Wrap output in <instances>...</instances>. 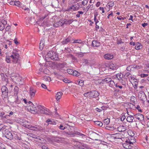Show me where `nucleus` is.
<instances>
[{
  "instance_id": "nucleus-1",
  "label": "nucleus",
  "mask_w": 149,
  "mask_h": 149,
  "mask_svg": "<svg viewBox=\"0 0 149 149\" xmlns=\"http://www.w3.org/2000/svg\"><path fill=\"white\" fill-rule=\"evenodd\" d=\"M48 58H50L51 59L55 61H58L59 59L57 53L52 51H49L45 56L46 59Z\"/></svg>"
},
{
  "instance_id": "nucleus-15",
  "label": "nucleus",
  "mask_w": 149,
  "mask_h": 149,
  "mask_svg": "<svg viewBox=\"0 0 149 149\" xmlns=\"http://www.w3.org/2000/svg\"><path fill=\"white\" fill-rule=\"evenodd\" d=\"M81 49L82 50L84 51L83 53H88L89 50V47L88 45H85L82 47L81 48Z\"/></svg>"
},
{
  "instance_id": "nucleus-29",
  "label": "nucleus",
  "mask_w": 149,
  "mask_h": 149,
  "mask_svg": "<svg viewBox=\"0 0 149 149\" xmlns=\"http://www.w3.org/2000/svg\"><path fill=\"white\" fill-rule=\"evenodd\" d=\"M123 75L121 73L117 74L116 75V77L119 80H121L123 77Z\"/></svg>"
},
{
  "instance_id": "nucleus-6",
  "label": "nucleus",
  "mask_w": 149,
  "mask_h": 149,
  "mask_svg": "<svg viewBox=\"0 0 149 149\" xmlns=\"http://www.w3.org/2000/svg\"><path fill=\"white\" fill-rule=\"evenodd\" d=\"M3 134H4L5 136L8 139L12 140L13 138V134L7 128Z\"/></svg>"
},
{
  "instance_id": "nucleus-50",
  "label": "nucleus",
  "mask_w": 149,
  "mask_h": 149,
  "mask_svg": "<svg viewBox=\"0 0 149 149\" xmlns=\"http://www.w3.org/2000/svg\"><path fill=\"white\" fill-rule=\"evenodd\" d=\"M133 65H130L128 66L126 70L128 71H130L132 70V68Z\"/></svg>"
},
{
  "instance_id": "nucleus-9",
  "label": "nucleus",
  "mask_w": 149,
  "mask_h": 149,
  "mask_svg": "<svg viewBox=\"0 0 149 149\" xmlns=\"http://www.w3.org/2000/svg\"><path fill=\"white\" fill-rule=\"evenodd\" d=\"M26 126L27 127V128L29 129L34 131H39L41 130L40 127L39 126H34L29 125H27Z\"/></svg>"
},
{
  "instance_id": "nucleus-23",
  "label": "nucleus",
  "mask_w": 149,
  "mask_h": 149,
  "mask_svg": "<svg viewBox=\"0 0 149 149\" xmlns=\"http://www.w3.org/2000/svg\"><path fill=\"white\" fill-rule=\"evenodd\" d=\"M92 45L93 47H99L100 46V43L97 40H93L92 41Z\"/></svg>"
},
{
  "instance_id": "nucleus-57",
  "label": "nucleus",
  "mask_w": 149,
  "mask_h": 149,
  "mask_svg": "<svg viewBox=\"0 0 149 149\" xmlns=\"http://www.w3.org/2000/svg\"><path fill=\"white\" fill-rule=\"evenodd\" d=\"M90 91L85 93L84 95L86 97H89L90 98Z\"/></svg>"
},
{
  "instance_id": "nucleus-61",
  "label": "nucleus",
  "mask_w": 149,
  "mask_h": 149,
  "mask_svg": "<svg viewBox=\"0 0 149 149\" xmlns=\"http://www.w3.org/2000/svg\"><path fill=\"white\" fill-rule=\"evenodd\" d=\"M4 28V26L3 24H0V30H3Z\"/></svg>"
},
{
  "instance_id": "nucleus-17",
  "label": "nucleus",
  "mask_w": 149,
  "mask_h": 149,
  "mask_svg": "<svg viewBox=\"0 0 149 149\" xmlns=\"http://www.w3.org/2000/svg\"><path fill=\"white\" fill-rule=\"evenodd\" d=\"M63 95V93L61 92H59L57 93L56 95V100L59 101L60 99L61 98Z\"/></svg>"
},
{
  "instance_id": "nucleus-52",
  "label": "nucleus",
  "mask_w": 149,
  "mask_h": 149,
  "mask_svg": "<svg viewBox=\"0 0 149 149\" xmlns=\"http://www.w3.org/2000/svg\"><path fill=\"white\" fill-rule=\"evenodd\" d=\"M107 4L109 7H112L114 6V3L113 2L110 1Z\"/></svg>"
},
{
  "instance_id": "nucleus-63",
  "label": "nucleus",
  "mask_w": 149,
  "mask_h": 149,
  "mask_svg": "<svg viewBox=\"0 0 149 149\" xmlns=\"http://www.w3.org/2000/svg\"><path fill=\"white\" fill-rule=\"evenodd\" d=\"M15 5L17 6H19V5H20V2L19 1H15Z\"/></svg>"
},
{
  "instance_id": "nucleus-41",
  "label": "nucleus",
  "mask_w": 149,
  "mask_h": 149,
  "mask_svg": "<svg viewBox=\"0 0 149 149\" xmlns=\"http://www.w3.org/2000/svg\"><path fill=\"white\" fill-rule=\"evenodd\" d=\"M95 123L98 125L100 127H101L103 125L102 123L101 122L99 121H95Z\"/></svg>"
},
{
  "instance_id": "nucleus-47",
  "label": "nucleus",
  "mask_w": 149,
  "mask_h": 149,
  "mask_svg": "<svg viewBox=\"0 0 149 149\" xmlns=\"http://www.w3.org/2000/svg\"><path fill=\"white\" fill-rule=\"evenodd\" d=\"M6 61L8 63H10V59L9 56H6Z\"/></svg>"
},
{
  "instance_id": "nucleus-21",
  "label": "nucleus",
  "mask_w": 149,
  "mask_h": 149,
  "mask_svg": "<svg viewBox=\"0 0 149 149\" xmlns=\"http://www.w3.org/2000/svg\"><path fill=\"white\" fill-rule=\"evenodd\" d=\"M21 124H22V125L25 127L27 128L26 125H29V122L27 121L24 120H22L21 121H20Z\"/></svg>"
},
{
  "instance_id": "nucleus-48",
  "label": "nucleus",
  "mask_w": 149,
  "mask_h": 149,
  "mask_svg": "<svg viewBox=\"0 0 149 149\" xmlns=\"http://www.w3.org/2000/svg\"><path fill=\"white\" fill-rule=\"evenodd\" d=\"M131 77V78L132 79H133V80H134V81L135 85L136 87H137V79H136L135 78H134L133 77Z\"/></svg>"
},
{
  "instance_id": "nucleus-18",
  "label": "nucleus",
  "mask_w": 149,
  "mask_h": 149,
  "mask_svg": "<svg viewBox=\"0 0 149 149\" xmlns=\"http://www.w3.org/2000/svg\"><path fill=\"white\" fill-rule=\"evenodd\" d=\"M62 20H60L59 22H55V23L53 24V26L54 27H58L59 26H62L63 25Z\"/></svg>"
},
{
  "instance_id": "nucleus-39",
  "label": "nucleus",
  "mask_w": 149,
  "mask_h": 149,
  "mask_svg": "<svg viewBox=\"0 0 149 149\" xmlns=\"http://www.w3.org/2000/svg\"><path fill=\"white\" fill-rule=\"evenodd\" d=\"M66 11H74V9L72 7V6H70V7H68L66 10Z\"/></svg>"
},
{
  "instance_id": "nucleus-37",
  "label": "nucleus",
  "mask_w": 149,
  "mask_h": 149,
  "mask_svg": "<svg viewBox=\"0 0 149 149\" xmlns=\"http://www.w3.org/2000/svg\"><path fill=\"white\" fill-rule=\"evenodd\" d=\"M13 138L16 140H20L21 139L20 137H19L17 136V134H13Z\"/></svg>"
},
{
  "instance_id": "nucleus-13",
  "label": "nucleus",
  "mask_w": 149,
  "mask_h": 149,
  "mask_svg": "<svg viewBox=\"0 0 149 149\" xmlns=\"http://www.w3.org/2000/svg\"><path fill=\"white\" fill-rule=\"evenodd\" d=\"M36 92V90L32 87H31L30 88L29 93L31 97H33L35 94Z\"/></svg>"
},
{
  "instance_id": "nucleus-32",
  "label": "nucleus",
  "mask_w": 149,
  "mask_h": 149,
  "mask_svg": "<svg viewBox=\"0 0 149 149\" xmlns=\"http://www.w3.org/2000/svg\"><path fill=\"white\" fill-rule=\"evenodd\" d=\"M58 68H62L64 67V65L63 63H59L57 64L56 65Z\"/></svg>"
},
{
  "instance_id": "nucleus-60",
  "label": "nucleus",
  "mask_w": 149,
  "mask_h": 149,
  "mask_svg": "<svg viewBox=\"0 0 149 149\" xmlns=\"http://www.w3.org/2000/svg\"><path fill=\"white\" fill-rule=\"evenodd\" d=\"M97 16V15H95L94 20L95 23V24H97V23L99 22L98 20L97 19L96 17Z\"/></svg>"
},
{
  "instance_id": "nucleus-26",
  "label": "nucleus",
  "mask_w": 149,
  "mask_h": 149,
  "mask_svg": "<svg viewBox=\"0 0 149 149\" xmlns=\"http://www.w3.org/2000/svg\"><path fill=\"white\" fill-rule=\"evenodd\" d=\"M134 119V117L133 116L130 115L128 116L127 118V122L130 123H132L133 122V120Z\"/></svg>"
},
{
  "instance_id": "nucleus-10",
  "label": "nucleus",
  "mask_w": 149,
  "mask_h": 149,
  "mask_svg": "<svg viewBox=\"0 0 149 149\" xmlns=\"http://www.w3.org/2000/svg\"><path fill=\"white\" fill-rule=\"evenodd\" d=\"M28 110H30L31 111V112L33 113H38V110L37 107L33 104L32 106H31L29 108H28Z\"/></svg>"
},
{
  "instance_id": "nucleus-16",
  "label": "nucleus",
  "mask_w": 149,
  "mask_h": 149,
  "mask_svg": "<svg viewBox=\"0 0 149 149\" xmlns=\"http://www.w3.org/2000/svg\"><path fill=\"white\" fill-rule=\"evenodd\" d=\"M72 6L74 11L79 10L80 7V6L78 3L77 2L74 3L72 5Z\"/></svg>"
},
{
  "instance_id": "nucleus-43",
  "label": "nucleus",
  "mask_w": 149,
  "mask_h": 149,
  "mask_svg": "<svg viewBox=\"0 0 149 149\" xmlns=\"http://www.w3.org/2000/svg\"><path fill=\"white\" fill-rule=\"evenodd\" d=\"M44 44L43 42H41L40 43V50H42L44 47Z\"/></svg>"
},
{
  "instance_id": "nucleus-64",
  "label": "nucleus",
  "mask_w": 149,
  "mask_h": 149,
  "mask_svg": "<svg viewBox=\"0 0 149 149\" xmlns=\"http://www.w3.org/2000/svg\"><path fill=\"white\" fill-rule=\"evenodd\" d=\"M69 50H70V49L68 47H67L65 48L64 51L66 53H68L70 52Z\"/></svg>"
},
{
  "instance_id": "nucleus-25",
  "label": "nucleus",
  "mask_w": 149,
  "mask_h": 149,
  "mask_svg": "<svg viewBox=\"0 0 149 149\" xmlns=\"http://www.w3.org/2000/svg\"><path fill=\"white\" fill-rule=\"evenodd\" d=\"M22 78L21 77L18 76L16 79V82L17 84L19 85H22L23 84L22 81Z\"/></svg>"
},
{
  "instance_id": "nucleus-55",
  "label": "nucleus",
  "mask_w": 149,
  "mask_h": 149,
  "mask_svg": "<svg viewBox=\"0 0 149 149\" xmlns=\"http://www.w3.org/2000/svg\"><path fill=\"white\" fill-rule=\"evenodd\" d=\"M0 149H5L4 145L0 141Z\"/></svg>"
},
{
  "instance_id": "nucleus-8",
  "label": "nucleus",
  "mask_w": 149,
  "mask_h": 149,
  "mask_svg": "<svg viewBox=\"0 0 149 149\" xmlns=\"http://www.w3.org/2000/svg\"><path fill=\"white\" fill-rule=\"evenodd\" d=\"M99 93L95 91H90V98H95L97 97L99 95Z\"/></svg>"
},
{
  "instance_id": "nucleus-53",
  "label": "nucleus",
  "mask_w": 149,
  "mask_h": 149,
  "mask_svg": "<svg viewBox=\"0 0 149 149\" xmlns=\"http://www.w3.org/2000/svg\"><path fill=\"white\" fill-rule=\"evenodd\" d=\"M109 82V86H110L112 87L115 85V83L113 81L111 80Z\"/></svg>"
},
{
  "instance_id": "nucleus-30",
  "label": "nucleus",
  "mask_w": 149,
  "mask_h": 149,
  "mask_svg": "<svg viewBox=\"0 0 149 149\" xmlns=\"http://www.w3.org/2000/svg\"><path fill=\"white\" fill-rule=\"evenodd\" d=\"M118 130L119 132H124L126 130V128H123L122 127L119 126L118 128Z\"/></svg>"
},
{
  "instance_id": "nucleus-11",
  "label": "nucleus",
  "mask_w": 149,
  "mask_h": 149,
  "mask_svg": "<svg viewBox=\"0 0 149 149\" xmlns=\"http://www.w3.org/2000/svg\"><path fill=\"white\" fill-rule=\"evenodd\" d=\"M135 117L138 120L140 121H142L144 119L143 115L141 113H139L136 114Z\"/></svg>"
},
{
  "instance_id": "nucleus-31",
  "label": "nucleus",
  "mask_w": 149,
  "mask_h": 149,
  "mask_svg": "<svg viewBox=\"0 0 149 149\" xmlns=\"http://www.w3.org/2000/svg\"><path fill=\"white\" fill-rule=\"evenodd\" d=\"M43 80L45 81H48L49 82L51 81V78L49 76H45L43 77Z\"/></svg>"
},
{
  "instance_id": "nucleus-56",
  "label": "nucleus",
  "mask_w": 149,
  "mask_h": 149,
  "mask_svg": "<svg viewBox=\"0 0 149 149\" xmlns=\"http://www.w3.org/2000/svg\"><path fill=\"white\" fill-rule=\"evenodd\" d=\"M148 75L147 74H140V76L141 78H145L147 77Z\"/></svg>"
},
{
  "instance_id": "nucleus-2",
  "label": "nucleus",
  "mask_w": 149,
  "mask_h": 149,
  "mask_svg": "<svg viewBox=\"0 0 149 149\" xmlns=\"http://www.w3.org/2000/svg\"><path fill=\"white\" fill-rule=\"evenodd\" d=\"M38 112H39L41 113H44L46 115L51 114L50 110L45 107L39 105L37 106Z\"/></svg>"
},
{
  "instance_id": "nucleus-44",
  "label": "nucleus",
  "mask_w": 149,
  "mask_h": 149,
  "mask_svg": "<svg viewBox=\"0 0 149 149\" xmlns=\"http://www.w3.org/2000/svg\"><path fill=\"white\" fill-rule=\"evenodd\" d=\"M58 128L60 130H64L66 129V127H64L62 124H61L58 127Z\"/></svg>"
},
{
  "instance_id": "nucleus-35",
  "label": "nucleus",
  "mask_w": 149,
  "mask_h": 149,
  "mask_svg": "<svg viewBox=\"0 0 149 149\" xmlns=\"http://www.w3.org/2000/svg\"><path fill=\"white\" fill-rule=\"evenodd\" d=\"M99 133H100V132H97V133H96L93 131L92 133V135L93 136L97 137V136H100Z\"/></svg>"
},
{
  "instance_id": "nucleus-5",
  "label": "nucleus",
  "mask_w": 149,
  "mask_h": 149,
  "mask_svg": "<svg viewBox=\"0 0 149 149\" xmlns=\"http://www.w3.org/2000/svg\"><path fill=\"white\" fill-rule=\"evenodd\" d=\"M19 54L15 52H13L10 57L13 59V62L14 63H16L19 59Z\"/></svg>"
},
{
  "instance_id": "nucleus-34",
  "label": "nucleus",
  "mask_w": 149,
  "mask_h": 149,
  "mask_svg": "<svg viewBox=\"0 0 149 149\" xmlns=\"http://www.w3.org/2000/svg\"><path fill=\"white\" fill-rule=\"evenodd\" d=\"M80 74L77 71L75 70H73V72L72 75L77 77L78 76L80 75Z\"/></svg>"
},
{
  "instance_id": "nucleus-27",
  "label": "nucleus",
  "mask_w": 149,
  "mask_h": 149,
  "mask_svg": "<svg viewBox=\"0 0 149 149\" xmlns=\"http://www.w3.org/2000/svg\"><path fill=\"white\" fill-rule=\"evenodd\" d=\"M109 68L110 69L113 70H116L117 68V67L113 63L110 64L109 65Z\"/></svg>"
},
{
  "instance_id": "nucleus-22",
  "label": "nucleus",
  "mask_w": 149,
  "mask_h": 149,
  "mask_svg": "<svg viewBox=\"0 0 149 149\" xmlns=\"http://www.w3.org/2000/svg\"><path fill=\"white\" fill-rule=\"evenodd\" d=\"M7 127L3 124H0V132H2L3 133L4 132Z\"/></svg>"
},
{
  "instance_id": "nucleus-36",
  "label": "nucleus",
  "mask_w": 149,
  "mask_h": 149,
  "mask_svg": "<svg viewBox=\"0 0 149 149\" xmlns=\"http://www.w3.org/2000/svg\"><path fill=\"white\" fill-rule=\"evenodd\" d=\"M48 22L47 21H44L42 23H41L40 25L42 26H44L45 27L47 26H49L48 25Z\"/></svg>"
},
{
  "instance_id": "nucleus-40",
  "label": "nucleus",
  "mask_w": 149,
  "mask_h": 149,
  "mask_svg": "<svg viewBox=\"0 0 149 149\" xmlns=\"http://www.w3.org/2000/svg\"><path fill=\"white\" fill-rule=\"evenodd\" d=\"M110 123V120L109 119L107 118V119H105L104 120V123L106 125H108Z\"/></svg>"
},
{
  "instance_id": "nucleus-14",
  "label": "nucleus",
  "mask_w": 149,
  "mask_h": 149,
  "mask_svg": "<svg viewBox=\"0 0 149 149\" xmlns=\"http://www.w3.org/2000/svg\"><path fill=\"white\" fill-rule=\"evenodd\" d=\"M33 137L36 139H37L36 140V141L40 143L45 142L46 141V140L45 139L42 138L40 137L39 136H38L37 137H36L33 136Z\"/></svg>"
},
{
  "instance_id": "nucleus-12",
  "label": "nucleus",
  "mask_w": 149,
  "mask_h": 149,
  "mask_svg": "<svg viewBox=\"0 0 149 149\" xmlns=\"http://www.w3.org/2000/svg\"><path fill=\"white\" fill-rule=\"evenodd\" d=\"M46 122L47 123L48 125L49 124L56 125L57 122V121L56 120H55L53 119H48L46 120Z\"/></svg>"
},
{
  "instance_id": "nucleus-58",
  "label": "nucleus",
  "mask_w": 149,
  "mask_h": 149,
  "mask_svg": "<svg viewBox=\"0 0 149 149\" xmlns=\"http://www.w3.org/2000/svg\"><path fill=\"white\" fill-rule=\"evenodd\" d=\"M88 0H84L82 2V4L83 5H86L88 3Z\"/></svg>"
},
{
  "instance_id": "nucleus-42",
  "label": "nucleus",
  "mask_w": 149,
  "mask_h": 149,
  "mask_svg": "<svg viewBox=\"0 0 149 149\" xmlns=\"http://www.w3.org/2000/svg\"><path fill=\"white\" fill-rule=\"evenodd\" d=\"M73 70L71 69H69L67 70V72L69 74H73Z\"/></svg>"
},
{
  "instance_id": "nucleus-33",
  "label": "nucleus",
  "mask_w": 149,
  "mask_h": 149,
  "mask_svg": "<svg viewBox=\"0 0 149 149\" xmlns=\"http://www.w3.org/2000/svg\"><path fill=\"white\" fill-rule=\"evenodd\" d=\"M141 44L139 43H137L136 44L135 47V49L136 50H139L142 48L141 46Z\"/></svg>"
},
{
  "instance_id": "nucleus-7",
  "label": "nucleus",
  "mask_w": 149,
  "mask_h": 149,
  "mask_svg": "<svg viewBox=\"0 0 149 149\" xmlns=\"http://www.w3.org/2000/svg\"><path fill=\"white\" fill-rule=\"evenodd\" d=\"M1 91L2 92V96L4 97L7 96L8 93V90L7 88L5 86H3L1 88Z\"/></svg>"
},
{
  "instance_id": "nucleus-51",
  "label": "nucleus",
  "mask_w": 149,
  "mask_h": 149,
  "mask_svg": "<svg viewBox=\"0 0 149 149\" xmlns=\"http://www.w3.org/2000/svg\"><path fill=\"white\" fill-rule=\"evenodd\" d=\"M132 68H135L136 69H138L141 68V67L139 65H133Z\"/></svg>"
},
{
  "instance_id": "nucleus-62",
  "label": "nucleus",
  "mask_w": 149,
  "mask_h": 149,
  "mask_svg": "<svg viewBox=\"0 0 149 149\" xmlns=\"http://www.w3.org/2000/svg\"><path fill=\"white\" fill-rule=\"evenodd\" d=\"M83 52H80V53H77V54L78 55V56L80 57H82L83 56Z\"/></svg>"
},
{
  "instance_id": "nucleus-38",
  "label": "nucleus",
  "mask_w": 149,
  "mask_h": 149,
  "mask_svg": "<svg viewBox=\"0 0 149 149\" xmlns=\"http://www.w3.org/2000/svg\"><path fill=\"white\" fill-rule=\"evenodd\" d=\"M82 146L84 148H85L86 149H93V148L89 146L88 145L86 144H82Z\"/></svg>"
},
{
  "instance_id": "nucleus-20",
  "label": "nucleus",
  "mask_w": 149,
  "mask_h": 149,
  "mask_svg": "<svg viewBox=\"0 0 149 149\" xmlns=\"http://www.w3.org/2000/svg\"><path fill=\"white\" fill-rule=\"evenodd\" d=\"M121 134L119 133L113 134L111 136V137H112L114 139H120L121 138Z\"/></svg>"
},
{
  "instance_id": "nucleus-49",
  "label": "nucleus",
  "mask_w": 149,
  "mask_h": 149,
  "mask_svg": "<svg viewBox=\"0 0 149 149\" xmlns=\"http://www.w3.org/2000/svg\"><path fill=\"white\" fill-rule=\"evenodd\" d=\"M78 14L76 15V16L77 17H80V14H83L84 12L81 11H78Z\"/></svg>"
},
{
  "instance_id": "nucleus-54",
  "label": "nucleus",
  "mask_w": 149,
  "mask_h": 149,
  "mask_svg": "<svg viewBox=\"0 0 149 149\" xmlns=\"http://www.w3.org/2000/svg\"><path fill=\"white\" fill-rule=\"evenodd\" d=\"M16 97L17 98H16V99L15 101V102L17 104H20L21 103L20 100L18 99L17 96Z\"/></svg>"
},
{
  "instance_id": "nucleus-24",
  "label": "nucleus",
  "mask_w": 149,
  "mask_h": 149,
  "mask_svg": "<svg viewBox=\"0 0 149 149\" xmlns=\"http://www.w3.org/2000/svg\"><path fill=\"white\" fill-rule=\"evenodd\" d=\"M71 40V39L70 38H68L64 40L61 42L62 44L63 45H66Z\"/></svg>"
},
{
  "instance_id": "nucleus-45",
  "label": "nucleus",
  "mask_w": 149,
  "mask_h": 149,
  "mask_svg": "<svg viewBox=\"0 0 149 149\" xmlns=\"http://www.w3.org/2000/svg\"><path fill=\"white\" fill-rule=\"evenodd\" d=\"M136 99V98L134 96H132L131 97V101L132 103V104H134L135 103V100Z\"/></svg>"
},
{
  "instance_id": "nucleus-59",
  "label": "nucleus",
  "mask_w": 149,
  "mask_h": 149,
  "mask_svg": "<svg viewBox=\"0 0 149 149\" xmlns=\"http://www.w3.org/2000/svg\"><path fill=\"white\" fill-rule=\"evenodd\" d=\"M79 84L81 86H82L84 85V82L81 80H80L79 82Z\"/></svg>"
},
{
  "instance_id": "nucleus-46",
  "label": "nucleus",
  "mask_w": 149,
  "mask_h": 149,
  "mask_svg": "<svg viewBox=\"0 0 149 149\" xmlns=\"http://www.w3.org/2000/svg\"><path fill=\"white\" fill-rule=\"evenodd\" d=\"M111 80V79L107 77L105 78L104 81L106 82V83L109 82Z\"/></svg>"
},
{
  "instance_id": "nucleus-19",
  "label": "nucleus",
  "mask_w": 149,
  "mask_h": 149,
  "mask_svg": "<svg viewBox=\"0 0 149 149\" xmlns=\"http://www.w3.org/2000/svg\"><path fill=\"white\" fill-rule=\"evenodd\" d=\"M104 58L110 60L112 59L113 58V56L111 54H107L104 55Z\"/></svg>"
},
{
  "instance_id": "nucleus-4",
  "label": "nucleus",
  "mask_w": 149,
  "mask_h": 149,
  "mask_svg": "<svg viewBox=\"0 0 149 149\" xmlns=\"http://www.w3.org/2000/svg\"><path fill=\"white\" fill-rule=\"evenodd\" d=\"M72 131H69V132H64L63 133L64 134L68 137H74L75 136V134H77L81 136L82 137L83 136L85 137L86 136L84 134L78 132H76V133H74L72 132Z\"/></svg>"
},
{
  "instance_id": "nucleus-28",
  "label": "nucleus",
  "mask_w": 149,
  "mask_h": 149,
  "mask_svg": "<svg viewBox=\"0 0 149 149\" xmlns=\"http://www.w3.org/2000/svg\"><path fill=\"white\" fill-rule=\"evenodd\" d=\"M1 76L2 79L3 80L5 81H7L8 80V79L7 78V75L4 74L3 73H1Z\"/></svg>"
},
{
  "instance_id": "nucleus-3",
  "label": "nucleus",
  "mask_w": 149,
  "mask_h": 149,
  "mask_svg": "<svg viewBox=\"0 0 149 149\" xmlns=\"http://www.w3.org/2000/svg\"><path fill=\"white\" fill-rule=\"evenodd\" d=\"M136 141L134 140L131 141L130 139L127 140L125 143L123 144V147L126 149H131L133 148L134 146V143H135Z\"/></svg>"
}]
</instances>
